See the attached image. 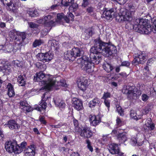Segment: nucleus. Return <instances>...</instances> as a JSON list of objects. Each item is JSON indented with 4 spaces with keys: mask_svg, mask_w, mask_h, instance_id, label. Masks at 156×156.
I'll list each match as a JSON object with an SVG mask.
<instances>
[{
    "mask_svg": "<svg viewBox=\"0 0 156 156\" xmlns=\"http://www.w3.org/2000/svg\"><path fill=\"white\" fill-rule=\"evenodd\" d=\"M37 59L44 62L51 61L53 57V55L50 51L45 53H39L37 55Z\"/></svg>",
    "mask_w": 156,
    "mask_h": 156,
    "instance_id": "0eeeda50",
    "label": "nucleus"
},
{
    "mask_svg": "<svg viewBox=\"0 0 156 156\" xmlns=\"http://www.w3.org/2000/svg\"><path fill=\"white\" fill-rule=\"evenodd\" d=\"M1 2L4 5H6L7 6H11V3L12 2L11 0H1Z\"/></svg>",
    "mask_w": 156,
    "mask_h": 156,
    "instance_id": "c03bdc74",
    "label": "nucleus"
},
{
    "mask_svg": "<svg viewBox=\"0 0 156 156\" xmlns=\"http://www.w3.org/2000/svg\"><path fill=\"white\" fill-rule=\"evenodd\" d=\"M89 0H83L82 4V6L83 7H86L88 4Z\"/></svg>",
    "mask_w": 156,
    "mask_h": 156,
    "instance_id": "09e8293b",
    "label": "nucleus"
},
{
    "mask_svg": "<svg viewBox=\"0 0 156 156\" xmlns=\"http://www.w3.org/2000/svg\"><path fill=\"white\" fill-rule=\"evenodd\" d=\"M8 88V94L10 97L14 96L15 95L13 87L11 83H9L7 87Z\"/></svg>",
    "mask_w": 156,
    "mask_h": 156,
    "instance_id": "a878e982",
    "label": "nucleus"
},
{
    "mask_svg": "<svg viewBox=\"0 0 156 156\" xmlns=\"http://www.w3.org/2000/svg\"><path fill=\"white\" fill-rule=\"evenodd\" d=\"M70 156H80V154L78 152H74L71 154Z\"/></svg>",
    "mask_w": 156,
    "mask_h": 156,
    "instance_id": "69168bd1",
    "label": "nucleus"
},
{
    "mask_svg": "<svg viewBox=\"0 0 156 156\" xmlns=\"http://www.w3.org/2000/svg\"><path fill=\"white\" fill-rule=\"evenodd\" d=\"M87 11L88 13H91L93 12V8L91 7H88L87 8Z\"/></svg>",
    "mask_w": 156,
    "mask_h": 156,
    "instance_id": "e2e57ef3",
    "label": "nucleus"
},
{
    "mask_svg": "<svg viewBox=\"0 0 156 156\" xmlns=\"http://www.w3.org/2000/svg\"><path fill=\"white\" fill-rule=\"evenodd\" d=\"M1 2L4 5H6L7 6H11V3L12 2L11 0H1Z\"/></svg>",
    "mask_w": 156,
    "mask_h": 156,
    "instance_id": "37998d69",
    "label": "nucleus"
},
{
    "mask_svg": "<svg viewBox=\"0 0 156 156\" xmlns=\"http://www.w3.org/2000/svg\"><path fill=\"white\" fill-rule=\"evenodd\" d=\"M130 115L131 117L134 119L137 120L139 119L138 117L136 115V113L134 112L133 111H131ZM138 117H139L138 115Z\"/></svg>",
    "mask_w": 156,
    "mask_h": 156,
    "instance_id": "f704fd0d",
    "label": "nucleus"
},
{
    "mask_svg": "<svg viewBox=\"0 0 156 156\" xmlns=\"http://www.w3.org/2000/svg\"><path fill=\"white\" fill-rule=\"evenodd\" d=\"M117 111L118 113L121 115H123V111L122 110V108L119 105H118L116 106Z\"/></svg>",
    "mask_w": 156,
    "mask_h": 156,
    "instance_id": "ea45409f",
    "label": "nucleus"
},
{
    "mask_svg": "<svg viewBox=\"0 0 156 156\" xmlns=\"http://www.w3.org/2000/svg\"><path fill=\"white\" fill-rule=\"evenodd\" d=\"M64 15L63 14H58L57 15V21H59L63 18Z\"/></svg>",
    "mask_w": 156,
    "mask_h": 156,
    "instance_id": "864d4df0",
    "label": "nucleus"
},
{
    "mask_svg": "<svg viewBox=\"0 0 156 156\" xmlns=\"http://www.w3.org/2000/svg\"><path fill=\"white\" fill-rule=\"evenodd\" d=\"M115 154H117L118 156H123L124 153L121 152L119 149Z\"/></svg>",
    "mask_w": 156,
    "mask_h": 156,
    "instance_id": "bf43d9fd",
    "label": "nucleus"
},
{
    "mask_svg": "<svg viewBox=\"0 0 156 156\" xmlns=\"http://www.w3.org/2000/svg\"><path fill=\"white\" fill-rule=\"evenodd\" d=\"M55 105L60 108H64L65 107L66 104L64 102L60 99H56L54 100Z\"/></svg>",
    "mask_w": 156,
    "mask_h": 156,
    "instance_id": "b1692460",
    "label": "nucleus"
},
{
    "mask_svg": "<svg viewBox=\"0 0 156 156\" xmlns=\"http://www.w3.org/2000/svg\"><path fill=\"white\" fill-rule=\"evenodd\" d=\"M42 43V41L40 40H36L34 41L33 43V46L34 47H36L41 44Z\"/></svg>",
    "mask_w": 156,
    "mask_h": 156,
    "instance_id": "72a5a7b5",
    "label": "nucleus"
},
{
    "mask_svg": "<svg viewBox=\"0 0 156 156\" xmlns=\"http://www.w3.org/2000/svg\"><path fill=\"white\" fill-rule=\"evenodd\" d=\"M27 13L32 17L37 16L38 15L37 10L34 9H29L27 10Z\"/></svg>",
    "mask_w": 156,
    "mask_h": 156,
    "instance_id": "c85d7f7f",
    "label": "nucleus"
},
{
    "mask_svg": "<svg viewBox=\"0 0 156 156\" xmlns=\"http://www.w3.org/2000/svg\"><path fill=\"white\" fill-rule=\"evenodd\" d=\"M89 121L92 126H95L100 122V118L94 115H89Z\"/></svg>",
    "mask_w": 156,
    "mask_h": 156,
    "instance_id": "2eb2a0df",
    "label": "nucleus"
},
{
    "mask_svg": "<svg viewBox=\"0 0 156 156\" xmlns=\"http://www.w3.org/2000/svg\"><path fill=\"white\" fill-rule=\"evenodd\" d=\"M24 77L25 76L23 77L21 75L18 76L17 79V82L19 86H24L26 84V80Z\"/></svg>",
    "mask_w": 156,
    "mask_h": 156,
    "instance_id": "bb28decb",
    "label": "nucleus"
},
{
    "mask_svg": "<svg viewBox=\"0 0 156 156\" xmlns=\"http://www.w3.org/2000/svg\"><path fill=\"white\" fill-rule=\"evenodd\" d=\"M23 111H26L27 112H29L33 110L32 108L30 106L26 105L23 107L22 108Z\"/></svg>",
    "mask_w": 156,
    "mask_h": 156,
    "instance_id": "e433bc0d",
    "label": "nucleus"
},
{
    "mask_svg": "<svg viewBox=\"0 0 156 156\" xmlns=\"http://www.w3.org/2000/svg\"><path fill=\"white\" fill-rule=\"evenodd\" d=\"M111 97L110 93L108 92H104L103 95L102 99H104V100H106L108 98H110Z\"/></svg>",
    "mask_w": 156,
    "mask_h": 156,
    "instance_id": "4c0bfd02",
    "label": "nucleus"
},
{
    "mask_svg": "<svg viewBox=\"0 0 156 156\" xmlns=\"http://www.w3.org/2000/svg\"><path fill=\"white\" fill-rule=\"evenodd\" d=\"M54 17L50 15L45 16L43 19L40 20L39 22H43L45 27H51L49 30L51 29V27L55 26L54 22L53 21Z\"/></svg>",
    "mask_w": 156,
    "mask_h": 156,
    "instance_id": "6e6552de",
    "label": "nucleus"
},
{
    "mask_svg": "<svg viewBox=\"0 0 156 156\" xmlns=\"http://www.w3.org/2000/svg\"><path fill=\"white\" fill-rule=\"evenodd\" d=\"M92 134L88 127H84L81 130L80 135L82 136H91Z\"/></svg>",
    "mask_w": 156,
    "mask_h": 156,
    "instance_id": "aec40b11",
    "label": "nucleus"
},
{
    "mask_svg": "<svg viewBox=\"0 0 156 156\" xmlns=\"http://www.w3.org/2000/svg\"><path fill=\"white\" fill-rule=\"evenodd\" d=\"M5 48L6 49V50L8 52H11L13 50V47L12 45L11 44H9L8 45L5 46Z\"/></svg>",
    "mask_w": 156,
    "mask_h": 156,
    "instance_id": "a18cd8bd",
    "label": "nucleus"
},
{
    "mask_svg": "<svg viewBox=\"0 0 156 156\" xmlns=\"http://www.w3.org/2000/svg\"><path fill=\"white\" fill-rule=\"evenodd\" d=\"M108 147L109 151L112 154H115L119 149L118 144L114 143L109 145Z\"/></svg>",
    "mask_w": 156,
    "mask_h": 156,
    "instance_id": "6ab92c4d",
    "label": "nucleus"
},
{
    "mask_svg": "<svg viewBox=\"0 0 156 156\" xmlns=\"http://www.w3.org/2000/svg\"><path fill=\"white\" fill-rule=\"evenodd\" d=\"M72 53L71 50L70 51H67L65 53L64 57L67 60L73 61L75 59Z\"/></svg>",
    "mask_w": 156,
    "mask_h": 156,
    "instance_id": "393cba45",
    "label": "nucleus"
},
{
    "mask_svg": "<svg viewBox=\"0 0 156 156\" xmlns=\"http://www.w3.org/2000/svg\"><path fill=\"white\" fill-rule=\"evenodd\" d=\"M100 101L97 98H95L91 100L89 103V106L91 108H94L96 106H99Z\"/></svg>",
    "mask_w": 156,
    "mask_h": 156,
    "instance_id": "412c9836",
    "label": "nucleus"
},
{
    "mask_svg": "<svg viewBox=\"0 0 156 156\" xmlns=\"http://www.w3.org/2000/svg\"><path fill=\"white\" fill-rule=\"evenodd\" d=\"M63 19H64L67 23H69V21L72 20V19H70V18H69L68 16H64Z\"/></svg>",
    "mask_w": 156,
    "mask_h": 156,
    "instance_id": "680f3d73",
    "label": "nucleus"
},
{
    "mask_svg": "<svg viewBox=\"0 0 156 156\" xmlns=\"http://www.w3.org/2000/svg\"><path fill=\"white\" fill-rule=\"evenodd\" d=\"M115 14V12L112 9L105 10L103 12L102 16L107 20H110L114 17Z\"/></svg>",
    "mask_w": 156,
    "mask_h": 156,
    "instance_id": "9b49d317",
    "label": "nucleus"
},
{
    "mask_svg": "<svg viewBox=\"0 0 156 156\" xmlns=\"http://www.w3.org/2000/svg\"><path fill=\"white\" fill-rule=\"evenodd\" d=\"M131 142H132V144L133 145H136V144L137 143V137H132L131 139Z\"/></svg>",
    "mask_w": 156,
    "mask_h": 156,
    "instance_id": "de8ad7c7",
    "label": "nucleus"
},
{
    "mask_svg": "<svg viewBox=\"0 0 156 156\" xmlns=\"http://www.w3.org/2000/svg\"><path fill=\"white\" fill-rule=\"evenodd\" d=\"M153 60L152 58H151L149 59L147 62V65L148 66H151L153 63Z\"/></svg>",
    "mask_w": 156,
    "mask_h": 156,
    "instance_id": "13d9d810",
    "label": "nucleus"
},
{
    "mask_svg": "<svg viewBox=\"0 0 156 156\" xmlns=\"http://www.w3.org/2000/svg\"><path fill=\"white\" fill-rule=\"evenodd\" d=\"M45 94H43V96L42 97V99L41 101V102L40 104V105L41 107H39L37 105H35L34 106V109L40 112H41V109H45L47 107V103L45 102Z\"/></svg>",
    "mask_w": 156,
    "mask_h": 156,
    "instance_id": "f8f14e48",
    "label": "nucleus"
},
{
    "mask_svg": "<svg viewBox=\"0 0 156 156\" xmlns=\"http://www.w3.org/2000/svg\"><path fill=\"white\" fill-rule=\"evenodd\" d=\"M105 105L108 108V109L110 107V102L109 101L107 100H105L104 101Z\"/></svg>",
    "mask_w": 156,
    "mask_h": 156,
    "instance_id": "4d7b16f0",
    "label": "nucleus"
},
{
    "mask_svg": "<svg viewBox=\"0 0 156 156\" xmlns=\"http://www.w3.org/2000/svg\"><path fill=\"white\" fill-rule=\"evenodd\" d=\"M116 122L117 124L119 126L121 125V122L122 121H121L120 119L118 118L117 119H116Z\"/></svg>",
    "mask_w": 156,
    "mask_h": 156,
    "instance_id": "338daca9",
    "label": "nucleus"
},
{
    "mask_svg": "<svg viewBox=\"0 0 156 156\" xmlns=\"http://www.w3.org/2000/svg\"><path fill=\"white\" fill-rule=\"evenodd\" d=\"M36 80L37 82H43L48 90L50 87L54 84L56 80L55 77L48 78V76L45 75L42 72H40L37 73Z\"/></svg>",
    "mask_w": 156,
    "mask_h": 156,
    "instance_id": "39448f33",
    "label": "nucleus"
},
{
    "mask_svg": "<svg viewBox=\"0 0 156 156\" xmlns=\"http://www.w3.org/2000/svg\"><path fill=\"white\" fill-rule=\"evenodd\" d=\"M19 32L15 30H11L9 33V36L12 39L17 40L18 41V35Z\"/></svg>",
    "mask_w": 156,
    "mask_h": 156,
    "instance_id": "5701e85b",
    "label": "nucleus"
},
{
    "mask_svg": "<svg viewBox=\"0 0 156 156\" xmlns=\"http://www.w3.org/2000/svg\"><path fill=\"white\" fill-rule=\"evenodd\" d=\"M129 9L130 12L131 13H132V14H133L134 12H135V7L133 6V5H130L129 6Z\"/></svg>",
    "mask_w": 156,
    "mask_h": 156,
    "instance_id": "49530a36",
    "label": "nucleus"
},
{
    "mask_svg": "<svg viewBox=\"0 0 156 156\" xmlns=\"http://www.w3.org/2000/svg\"><path fill=\"white\" fill-rule=\"evenodd\" d=\"M129 86L124 87L122 90V92L125 94H128L130 91V87Z\"/></svg>",
    "mask_w": 156,
    "mask_h": 156,
    "instance_id": "c9c22d12",
    "label": "nucleus"
},
{
    "mask_svg": "<svg viewBox=\"0 0 156 156\" xmlns=\"http://www.w3.org/2000/svg\"><path fill=\"white\" fill-rule=\"evenodd\" d=\"M147 59V56L146 54L142 52L138 54L134 58V63L138 64L144 63Z\"/></svg>",
    "mask_w": 156,
    "mask_h": 156,
    "instance_id": "1a4fd4ad",
    "label": "nucleus"
},
{
    "mask_svg": "<svg viewBox=\"0 0 156 156\" xmlns=\"http://www.w3.org/2000/svg\"><path fill=\"white\" fill-rule=\"evenodd\" d=\"M90 61L94 64H98L102 59L101 55L105 57L114 55L117 52L115 46L108 45V43L99 40L94 41V45L90 50Z\"/></svg>",
    "mask_w": 156,
    "mask_h": 156,
    "instance_id": "f257e3e1",
    "label": "nucleus"
},
{
    "mask_svg": "<svg viewBox=\"0 0 156 156\" xmlns=\"http://www.w3.org/2000/svg\"><path fill=\"white\" fill-rule=\"evenodd\" d=\"M18 40L20 39V43H18V44H21L22 42L26 38V34L24 32H20L18 35Z\"/></svg>",
    "mask_w": 156,
    "mask_h": 156,
    "instance_id": "c756f323",
    "label": "nucleus"
},
{
    "mask_svg": "<svg viewBox=\"0 0 156 156\" xmlns=\"http://www.w3.org/2000/svg\"><path fill=\"white\" fill-rule=\"evenodd\" d=\"M11 6H8V7L9 8V9H10V10H12V11L16 10L17 9V7L18 5V3H17L16 2L15 3H13L12 4L13 6H12V2L11 3Z\"/></svg>",
    "mask_w": 156,
    "mask_h": 156,
    "instance_id": "473e14b6",
    "label": "nucleus"
},
{
    "mask_svg": "<svg viewBox=\"0 0 156 156\" xmlns=\"http://www.w3.org/2000/svg\"><path fill=\"white\" fill-rule=\"evenodd\" d=\"M5 125L8 126V127L12 130H16L20 128V126L14 120L9 121Z\"/></svg>",
    "mask_w": 156,
    "mask_h": 156,
    "instance_id": "dca6fc26",
    "label": "nucleus"
},
{
    "mask_svg": "<svg viewBox=\"0 0 156 156\" xmlns=\"http://www.w3.org/2000/svg\"><path fill=\"white\" fill-rule=\"evenodd\" d=\"M35 146L32 144L28 147L24 149V153L26 156H34L35 154Z\"/></svg>",
    "mask_w": 156,
    "mask_h": 156,
    "instance_id": "9d476101",
    "label": "nucleus"
},
{
    "mask_svg": "<svg viewBox=\"0 0 156 156\" xmlns=\"http://www.w3.org/2000/svg\"><path fill=\"white\" fill-rule=\"evenodd\" d=\"M30 27L31 28H36L37 27V25L34 23L30 22L29 23Z\"/></svg>",
    "mask_w": 156,
    "mask_h": 156,
    "instance_id": "6e6d98bb",
    "label": "nucleus"
},
{
    "mask_svg": "<svg viewBox=\"0 0 156 156\" xmlns=\"http://www.w3.org/2000/svg\"><path fill=\"white\" fill-rule=\"evenodd\" d=\"M39 121L41 122L44 124H46V122L44 120V117L42 116H40L39 117Z\"/></svg>",
    "mask_w": 156,
    "mask_h": 156,
    "instance_id": "5fc2aeb1",
    "label": "nucleus"
},
{
    "mask_svg": "<svg viewBox=\"0 0 156 156\" xmlns=\"http://www.w3.org/2000/svg\"><path fill=\"white\" fill-rule=\"evenodd\" d=\"M77 62L78 63L81 65V68L87 73H90L93 72L94 65L88 57L83 56L78 59Z\"/></svg>",
    "mask_w": 156,
    "mask_h": 156,
    "instance_id": "20e7f679",
    "label": "nucleus"
},
{
    "mask_svg": "<svg viewBox=\"0 0 156 156\" xmlns=\"http://www.w3.org/2000/svg\"><path fill=\"white\" fill-rule=\"evenodd\" d=\"M86 143L87 144V148L91 152L93 151V148L90 145L91 142L90 140L88 139L86 140Z\"/></svg>",
    "mask_w": 156,
    "mask_h": 156,
    "instance_id": "58836bf2",
    "label": "nucleus"
},
{
    "mask_svg": "<svg viewBox=\"0 0 156 156\" xmlns=\"http://www.w3.org/2000/svg\"><path fill=\"white\" fill-rule=\"evenodd\" d=\"M149 125L148 126L149 129H150L151 130H153L154 127V124H148Z\"/></svg>",
    "mask_w": 156,
    "mask_h": 156,
    "instance_id": "0e129e2a",
    "label": "nucleus"
},
{
    "mask_svg": "<svg viewBox=\"0 0 156 156\" xmlns=\"http://www.w3.org/2000/svg\"><path fill=\"white\" fill-rule=\"evenodd\" d=\"M74 108L79 111L82 109L83 106L82 101L77 98H74L72 100Z\"/></svg>",
    "mask_w": 156,
    "mask_h": 156,
    "instance_id": "ddd939ff",
    "label": "nucleus"
},
{
    "mask_svg": "<svg viewBox=\"0 0 156 156\" xmlns=\"http://www.w3.org/2000/svg\"><path fill=\"white\" fill-rule=\"evenodd\" d=\"M136 89L134 87H130V91L128 93L127 97L129 99H135L136 98L137 94Z\"/></svg>",
    "mask_w": 156,
    "mask_h": 156,
    "instance_id": "a211bd4d",
    "label": "nucleus"
},
{
    "mask_svg": "<svg viewBox=\"0 0 156 156\" xmlns=\"http://www.w3.org/2000/svg\"><path fill=\"white\" fill-rule=\"evenodd\" d=\"M80 83L78 84V86L80 89L83 91L86 90L88 85V81L85 78L82 77L80 79Z\"/></svg>",
    "mask_w": 156,
    "mask_h": 156,
    "instance_id": "4468645a",
    "label": "nucleus"
},
{
    "mask_svg": "<svg viewBox=\"0 0 156 156\" xmlns=\"http://www.w3.org/2000/svg\"><path fill=\"white\" fill-rule=\"evenodd\" d=\"M134 30L141 34H148L152 32L156 34V26H153L152 29L150 25L147 24V23L144 22L143 19H137L136 20L133 25Z\"/></svg>",
    "mask_w": 156,
    "mask_h": 156,
    "instance_id": "f03ea898",
    "label": "nucleus"
},
{
    "mask_svg": "<svg viewBox=\"0 0 156 156\" xmlns=\"http://www.w3.org/2000/svg\"><path fill=\"white\" fill-rule=\"evenodd\" d=\"M20 105L23 107L26 106V105H28L27 103L25 101H20Z\"/></svg>",
    "mask_w": 156,
    "mask_h": 156,
    "instance_id": "052dcab7",
    "label": "nucleus"
},
{
    "mask_svg": "<svg viewBox=\"0 0 156 156\" xmlns=\"http://www.w3.org/2000/svg\"><path fill=\"white\" fill-rule=\"evenodd\" d=\"M74 0H62L61 3L64 6L70 5L73 2Z\"/></svg>",
    "mask_w": 156,
    "mask_h": 156,
    "instance_id": "2f4dec72",
    "label": "nucleus"
},
{
    "mask_svg": "<svg viewBox=\"0 0 156 156\" xmlns=\"http://www.w3.org/2000/svg\"><path fill=\"white\" fill-rule=\"evenodd\" d=\"M103 67L104 69L108 73L110 72L113 69V67L111 64L107 62L103 65Z\"/></svg>",
    "mask_w": 156,
    "mask_h": 156,
    "instance_id": "cd10ccee",
    "label": "nucleus"
},
{
    "mask_svg": "<svg viewBox=\"0 0 156 156\" xmlns=\"http://www.w3.org/2000/svg\"><path fill=\"white\" fill-rule=\"evenodd\" d=\"M72 7L73 8V9H75L77 8L78 7V5L76 3H74L72 5Z\"/></svg>",
    "mask_w": 156,
    "mask_h": 156,
    "instance_id": "774afa93",
    "label": "nucleus"
},
{
    "mask_svg": "<svg viewBox=\"0 0 156 156\" xmlns=\"http://www.w3.org/2000/svg\"><path fill=\"white\" fill-rule=\"evenodd\" d=\"M85 32L90 36H91L94 34L93 31L91 28H88L86 30Z\"/></svg>",
    "mask_w": 156,
    "mask_h": 156,
    "instance_id": "79ce46f5",
    "label": "nucleus"
},
{
    "mask_svg": "<svg viewBox=\"0 0 156 156\" xmlns=\"http://www.w3.org/2000/svg\"><path fill=\"white\" fill-rule=\"evenodd\" d=\"M56 78V80L54 84L50 87V88H48V90H50L52 87H55L56 86H60L66 87V81L62 79L60 81H56L57 80L56 79V78Z\"/></svg>",
    "mask_w": 156,
    "mask_h": 156,
    "instance_id": "4be33fe9",
    "label": "nucleus"
},
{
    "mask_svg": "<svg viewBox=\"0 0 156 156\" xmlns=\"http://www.w3.org/2000/svg\"><path fill=\"white\" fill-rule=\"evenodd\" d=\"M1 70L3 73L6 74H9L11 71L10 67L7 65L4 66Z\"/></svg>",
    "mask_w": 156,
    "mask_h": 156,
    "instance_id": "7c9ffc66",
    "label": "nucleus"
},
{
    "mask_svg": "<svg viewBox=\"0 0 156 156\" xmlns=\"http://www.w3.org/2000/svg\"><path fill=\"white\" fill-rule=\"evenodd\" d=\"M27 145L26 142H23L20 145L18 144L15 140L6 141L5 144V147L7 151L10 153L19 154L22 152Z\"/></svg>",
    "mask_w": 156,
    "mask_h": 156,
    "instance_id": "7ed1b4c3",
    "label": "nucleus"
},
{
    "mask_svg": "<svg viewBox=\"0 0 156 156\" xmlns=\"http://www.w3.org/2000/svg\"><path fill=\"white\" fill-rule=\"evenodd\" d=\"M113 1H115L120 5H123L125 3L127 0H113Z\"/></svg>",
    "mask_w": 156,
    "mask_h": 156,
    "instance_id": "8fccbe9b",
    "label": "nucleus"
},
{
    "mask_svg": "<svg viewBox=\"0 0 156 156\" xmlns=\"http://www.w3.org/2000/svg\"><path fill=\"white\" fill-rule=\"evenodd\" d=\"M71 51L75 59L77 57L80 56L84 54V51L81 49L74 48L72 49Z\"/></svg>",
    "mask_w": 156,
    "mask_h": 156,
    "instance_id": "f3484780",
    "label": "nucleus"
},
{
    "mask_svg": "<svg viewBox=\"0 0 156 156\" xmlns=\"http://www.w3.org/2000/svg\"><path fill=\"white\" fill-rule=\"evenodd\" d=\"M133 20L132 13L129 11L120 9V12L116 17V20L120 23L125 21L130 22Z\"/></svg>",
    "mask_w": 156,
    "mask_h": 156,
    "instance_id": "423d86ee",
    "label": "nucleus"
},
{
    "mask_svg": "<svg viewBox=\"0 0 156 156\" xmlns=\"http://www.w3.org/2000/svg\"><path fill=\"white\" fill-rule=\"evenodd\" d=\"M117 139L120 143H124L127 140V137H117Z\"/></svg>",
    "mask_w": 156,
    "mask_h": 156,
    "instance_id": "a19ab883",
    "label": "nucleus"
},
{
    "mask_svg": "<svg viewBox=\"0 0 156 156\" xmlns=\"http://www.w3.org/2000/svg\"><path fill=\"white\" fill-rule=\"evenodd\" d=\"M148 96L146 94H143L142 95V99L144 101H146L148 99Z\"/></svg>",
    "mask_w": 156,
    "mask_h": 156,
    "instance_id": "603ef678",
    "label": "nucleus"
},
{
    "mask_svg": "<svg viewBox=\"0 0 156 156\" xmlns=\"http://www.w3.org/2000/svg\"><path fill=\"white\" fill-rule=\"evenodd\" d=\"M130 65V63L127 61H125L122 62L121 66H129Z\"/></svg>",
    "mask_w": 156,
    "mask_h": 156,
    "instance_id": "3c124183",
    "label": "nucleus"
}]
</instances>
